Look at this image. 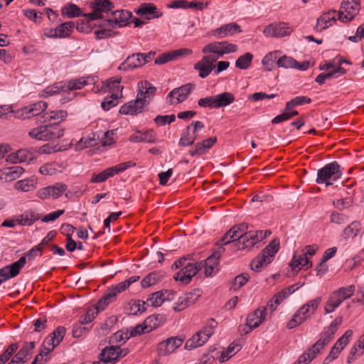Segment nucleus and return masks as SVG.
I'll return each instance as SVG.
<instances>
[{"mask_svg": "<svg viewBox=\"0 0 364 364\" xmlns=\"http://www.w3.org/2000/svg\"><path fill=\"white\" fill-rule=\"evenodd\" d=\"M248 224L242 223L230 229L223 236V242H232L236 250H244L254 247L271 235L269 230H248Z\"/></svg>", "mask_w": 364, "mask_h": 364, "instance_id": "1", "label": "nucleus"}, {"mask_svg": "<svg viewBox=\"0 0 364 364\" xmlns=\"http://www.w3.org/2000/svg\"><path fill=\"white\" fill-rule=\"evenodd\" d=\"M156 92V87L147 80H141L137 84V95L134 100L122 105L119 113L134 115L143 112L144 107L152 100Z\"/></svg>", "mask_w": 364, "mask_h": 364, "instance_id": "2", "label": "nucleus"}, {"mask_svg": "<svg viewBox=\"0 0 364 364\" xmlns=\"http://www.w3.org/2000/svg\"><path fill=\"white\" fill-rule=\"evenodd\" d=\"M279 250V240H272L268 245L251 262L253 271L260 272L270 264Z\"/></svg>", "mask_w": 364, "mask_h": 364, "instance_id": "3", "label": "nucleus"}, {"mask_svg": "<svg viewBox=\"0 0 364 364\" xmlns=\"http://www.w3.org/2000/svg\"><path fill=\"white\" fill-rule=\"evenodd\" d=\"M321 300V297L318 296L301 306L288 322L287 328L289 329L294 328L309 318L320 305Z\"/></svg>", "mask_w": 364, "mask_h": 364, "instance_id": "4", "label": "nucleus"}, {"mask_svg": "<svg viewBox=\"0 0 364 364\" xmlns=\"http://www.w3.org/2000/svg\"><path fill=\"white\" fill-rule=\"evenodd\" d=\"M341 175V166L336 161H333L318 170L316 181L318 184L325 183L326 186H328L339 179Z\"/></svg>", "mask_w": 364, "mask_h": 364, "instance_id": "5", "label": "nucleus"}, {"mask_svg": "<svg viewBox=\"0 0 364 364\" xmlns=\"http://www.w3.org/2000/svg\"><path fill=\"white\" fill-rule=\"evenodd\" d=\"M64 134V131L58 125L56 124H46L41 125L38 127L32 129L28 135L33 139L38 140H55L62 137Z\"/></svg>", "mask_w": 364, "mask_h": 364, "instance_id": "6", "label": "nucleus"}, {"mask_svg": "<svg viewBox=\"0 0 364 364\" xmlns=\"http://www.w3.org/2000/svg\"><path fill=\"white\" fill-rule=\"evenodd\" d=\"M237 50V46L228 41L213 42L207 44L202 48L204 54L212 53L215 55L217 60L225 54L235 53Z\"/></svg>", "mask_w": 364, "mask_h": 364, "instance_id": "7", "label": "nucleus"}, {"mask_svg": "<svg viewBox=\"0 0 364 364\" xmlns=\"http://www.w3.org/2000/svg\"><path fill=\"white\" fill-rule=\"evenodd\" d=\"M136 165L132 161H127L121 163L117 166L107 168L99 173H93L90 179L92 183H99L107 181L109 178L113 177L119 173L123 172L130 167H133Z\"/></svg>", "mask_w": 364, "mask_h": 364, "instance_id": "8", "label": "nucleus"}, {"mask_svg": "<svg viewBox=\"0 0 364 364\" xmlns=\"http://www.w3.org/2000/svg\"><path fill=\"white\" fill-rule=\"evenodd\" d=\"M360 9V0H343L338 12V19L342 22L352 21Z\"/></svg>", "mask_w": 364, "mask_h": 364, "instance_id": "9", "label": "nucleus"}, {"mask_svg": "<svg viewBox=\"0 0 364 364\" xmlns=\"http://www.w3.org/2000/svg\"><path fill=\"white\" fill-rule=\"evenodd\" d=\"M208 54L203 56L201 60L193 66L194 70L198 71V76L201 78L207 77L215 68L214 63L217 61V58L212 53Z\"/></svg>", "mask_w": 364, "mask_h": 364, "instance_id": "10", "label": "nucleus"}, {"mask_svg": "<svg viewBox=\"0 0 364 364\" xmlns=\"http://www.w3.org/2000/svg\"><path fill=\"white\" fill-rule=\"evenodd\" d=\"M195 85L187 83L179 87L174 88L166 97V100L170 104H178L186 100L190 93L195 89Z\"/></svg>", "mask_w": 364, "mask_h": 364, "instance_id": "11", "label": "nucleus"}, {"mask_svg": "<svg viewBox=\"0 0 364 364\" xmlns=\"http://www.w3.org/2000/svg\"><path fill=\"white\" fill-rule=\"evenodd\" d=\"M203 268V262L196 263H187L183 268L179 270L174 279L182 282L183 284H188L191 278L195 276Z\"/></svg>", "mask_w": 364, "mask_h": 364, "instance_id": "12", "label": "nucleus"}, {"mask_svg": "<svg viewBox=\"0 0 364 364\" xmlns=\"http://www.w3.org/2000/svg\"><path fill=\"white\" fill-rule=\"evenodd\" d=\"M132 17L131 12L125 10L112 11L111 16L107 19V24L112 28H121L127 26Z\"/></svg>", "mask_w": 364, "mask_h": 364, "instance_id": "13", "label": "nucleus"}, {"mask_svg": "<svg viewBox=\"0 0 364 364\" xmlns=\"http://www.w3.org/2000/svg\"><path fill=\"white\" fill-rule=\"evenodd\" d=\"M67 186L63 183H56L53 186L42 188L37 191V196L42 199L58 198L67 190Z\"/></svg>", "mask_w": 364, "mask_h": 364, "instance_id": "14", "label": "nucleus"}, {"mask_svg": "<svg viewBox=\"0 0 364 364\" xmlns=\"http://www.w3.org/2000/svg\"><path fill=\"white\" fill-rule=\"evenodd\" d=\"M293 29L287 23L281 22L267 26L263 31V33L267 37L280 38L290 35Z\"/></svg>", "mask_w": 364, "mask_h": 364, "instance_id": "15", "label": "nucleus"}, {"mask_svg": "<svg viewBox=\"0 0 364 364\" xmlns=\"http://www.w3.org/2000/svg\"><path fill=\"white\" fill-rule=\"evenodd\" d=\"M26 262V257H21L18 261L1 268L0 276L3 278L4 282L15 277L19 274L20 270L24 267Z\"/></svg>", "mask_w": 364, "mask_h": 364, "instance_id": "16", "label": "nucleus"}, {"mask_svg": "<svg viewBox=\"0 0 364 364\" xmlns=\"http://www.w3.org/2000/svg\"><path fill=\"white\" fill-rule=\"evenodd\" d=\"M184 338L175 336L170 337L161 342L158 346V352L161 355H167L173 353L183 343Z\"/></svg>", "mask_w": 364, "mask_h": 364, "instance_id": "17", "label": "nucleus"}, {"mask_svg": "<svg viewBox=\"0 0 364 364\" xmlns=\"http://www.w3.org/2000/svg\"><path fill=\"white\" fill-rule=\"evenodd\" d=\"M267 316V307H261L250 314L246 320V325L249 330L245 333H248L252 329L257 328L265 319Z\"/></svg>", "mask_w": 364, "mask_h": 364, "instance_id": "18", "label": "nucleus"}, {"mask_svg": "<svg viewBox=\"0 0 364 364\" xmlns=\"http://www.w3.org/2000/svg\"><path fill=\"white\" fill-rule=\"evenodd\" d=\"M191 53L192 50L188 48L175 50L159 55L155 59L154 63L156 65H163L169 61L176 60L181 56L189 55Z\"/></svg>", "mask_w": 364, "mask_h": 364, "instance_id": "19", "label": "nucleus"}, {"mask_svg": "<svg viewBox=\"0 0 364 364\" xmlns=\"http://www.w3.org/2000/svg\"><path fill=\"white\" fill-rule=\"evenodd\" d=\"M241 31L239 25L236 23H230L213 31V35L218 38H224Z\"/></svg>", "mask_w": 364, "mask_h": 364, "instance_id": "20", "label": "nucleus"}, {"mask_svg": "<svg viewBox=\"0 0 364 364\" xmlns=\"http://www.w3.org/2000/svg\"><path fill=\"white\" fill-rule=\"evenodd\" d=\"M141 53L132 54L127 57V58L119 65V69L122 70H133L139 68L144 65V61L142 60Z\"/></svg>", "mask_w": 364, "mask_h": 364, "instance_id": "21", "label": "nucleus"}, {"mask_svg": "<svg viewBox=\"0 0 364 364\" xmlns=\"http://www.w3.org/2000/svg\"><path fill=\"white\" fill-rule=\"evenodd\" d=\"M136 13L141 16H145L147 19L153 18H159L162 16V13L160 12L156 6L151 3H144L140 5V6L136 9Z\"/></svg>", "mask_w": 364, "mask_h": 364, "instance_id": "22", "label": "nucleus"}, {"mask_svg": "<svg viewBox=\"0 0 364 364\" xmlns=\"http://www.w3.org/2000/svg\"><path fill=\"white\" fill-rule=\"evenodd\" d=\"M123 350L118 346H109L103 349L100 354V360L103 363H109L117 360Z\"/></svg>", "mask_w": 364, "mask_h": 364, "instance_id": "23", "label": "nucleus"}, {"mask_svg": "<svg viewBox=\"0 0 364 364\" xmlns=\"http://www.w3.org/2000/svg\"><path fill=\"white\" fill-rule=\"evenodd\" d=\"M68 114L64 110H53L47 111L41 115V118L43 119V122H49V124H56L64 120Z\"/></svg>", "mask_w": 364, "mask_h": 364, "instance_id": "24", "label": "nucleus"}, {"mask_svg": "<svg viewBox=\"0 0 364 364\" xmlns=\"http://www.w3.org/2000/svg\"><path fill=\"white\" fill-rule=\"evenodd\" d=\"M95 82V78L91 76L81 77L76 79L65 81L66 91L80 90L85 85Z\"/></svg>", "mask_w": 364, "mask_h": 364, "instance_id": "25", "label": "nucleus"}, {"mask_svg": "<svg viewBox=\"0 0 364 364\" xmlns=\"http://www.w3.org/2000/svg\"><path fill=\"white\" fill-rule=\"evenodd\" d=\"M33 159L32 153L28 149H19L7 156L6 161L14 164L29 161Z\"/></svg>", "mask_w": 364, "mask_h": 364, "instance_id": "26", "label": "nucleus"}, {"mask_svg": "<svg viewBox=\"0 0 364 364\" xmlns=\"http://www.w3.org/2000/svg\"><path fill=\"white\" fill-rule=\"evenodd\" d=\"M40 219L39 214L33 210H27L17 217L16 222L23 226H30Z\"/></svg>", "mask_w": 364, "mask_h": 364, "instance_id": "27", "label": "nucleus"}, {"mask_svg": "<svg viewBox=\"0 0 364 364\" xmlns=\"http://www.w3.org/2000/svg\"><path fill=\"white\" fill-rule=\"evenodd\" d=\"M121 77H112L102 82L101 90L104 92L107 91L122 93L123 87L120 85Z\"/></svg>", "mask_w": 364, "mask_h": 364, "instance_id": "28", "label": "nucleus"}, {"mask_svg": "<svg viewBox=\"0 0 364 364\" xmlns=\"http://www.w3.org/2000/svg\"><path fill=\"white\" fill-rule=\"evenodd\" d=\"M48 105L46 102L43 101H39L33 105H30L26 106L23 109V112L27 115V117H31L34 116H38L41 114H43L45 112Z\"/></svg>", "mask_w": 364, "mask_h": 364, "instance_id": "29", "label": "nucleus"}, {"mask_svg": "<svg viewBox=\"0 0 364 364\" xmlns=\"http://www.w3.org/2000/svg\"><path fill=\"white\" fill-rule=\"evenodd\" d=\"M164 277V272L162 271H154L146 275L141 282L144 289L155 285L160 282Z\"/></svg>", "mask_w": 364, "mask_h": 364, "instance_id": "30", "label": "nucleus"}, {"mask_svg": "<svg viewBox=\"0 0 364 364\" xmlns=\"http://www.w3.org/2000/svg\"><path fill=\"white\" fill-rule=\"evenodd\" d=\"M140 279L139 276H132L129 277V279L111 287L108 289V291L109 293H114V299H116V296L118 294L122 293L124 291L127 289L129 287V286L137 282Z\"/></svg>", "mask_w": 364, "mask_h": 364, "instance_id": "31", "label": "nucleus"}, {"mask_svg": "<svg viewBox=\"0 0 364 364\" xmlns=\"http://www.w3.org/2000/svg\"><path fill=\"white\" fill-rule=\"evenodd\" d=\"M343 301L344 300L341 298V296L337 294L336 291H334L329 296L325 304L324 311L326 314H329L334 311L335 309H337Z\"/></svg>", "mask_w": 364, "mask_h": 364, "instance_id": "32", "label": "nucleus"}, {"mask_svg": "<svg viewBox=\"0 0 364 364\" xmlns=\"http://www.w3.org/2000/svg\"><path fill=\"white\" fill-rule=\"evenodd\" d=\"M207 341L205 337H204L203 333L199 331L186 342L185 348L187 350L196 348L202 346Z\"/></svg>", "mask_w": 364, "mask_h": 364, "instance_id": "33", "label": "nucleus"}, {"mask_svg": "<svg viewBox=\"0 0 364 364\" xmlns=\"http://www.w3.org/2000/svg\"><path fill=\"white\" fill-rule=\"evenodd\" d=\"M362 230V224L360 222L355 220L349 224L343 230V235L346 239L355 238Z\"/></svg>", "mask_w": 364, "mask_h": 364, "instance_id": "34", "label": "nucleus"}, {"mask_svg": "<svg viewBox=\"0 0 364 364\" xmlns=\"http://www.w3.org/2000/svg\"><path fill=\"white\" fill-rule=\"evenodd\" d=\"M164 316L160 314L148 316L144 321L146 326V331L151 332L154 329L159 327L164 323Z\"/></svg>", "mask_w": 364, "mask_h": 364, "instance_id": "35", "label": "nucleus"}, {"mask_svg": "<svg viewBox=\"0 0 364 364\" xmlns=\"http://www.w3.org/2000/svg\"><path fill=\"white\" fill-rule=\"evenodd\" d=\"M216 109L226 107L235 100V96L232 93L225 92L219 95H215Z\"/></svg>", "mask_w": 364, "mask_h": 364, "instance_id": "36", "label": "nucleus"}, {"mask_svg": "<svg viewBox=\"0 0 364 364\" xmlns=\"http://www.w3.org/2000/svg\"><path fill=\"white\" fill-rule=\"evenodd\" d=\"M130 141L134 142L155 143L156 139L153 131L149 130L143 133L139 132L137 134L131 136Z\"/></svg>", "mask_w": 364, "mask_h": 364, "instance_id": "37", "label": "nucleus"}, {"mask_svg": "<svg viewBox=\"0 0 364 364\" xmlns=\"http://www.w3.org/2000/svg\"><path fill=\"white\" fill-rule=\"evenodd\" d=\"M203 262V268H204V273L205 276H211L213 273L218 271V265L219 261L209 256Z\"/></svg>", "mask_w": 364, "mask_h": 364, "instance_id": "38", "label": "nucleus"}, {"mask_svg": "<svg viewBox=\"0 0 364 364\" xmlns=\"http://www.w3.org/2000/svg\"><path fill=\"white\" fill-rule=\"evenodd\" d=\"M91 7L95 8V10L98 11L101 14H102L103 13H112L114 6V4L109 0H95L92 4Z\"/></svg>", "mask_w": 364, "mask_h": 364, "instance_id": "39", "label": "nucleus"}, {"mask_svg": "<svg viewBox=\"0 0 364 364\" xmlns=\"http://www.w3.org/2000/svg\"><path fill=\"white\" fill-rule=\"evenodd\" d=\"M60 92H67L66 91V83L65 81H60L58 82H55L53 85L47 87L43 90V97L52 96L56 94L60 93Z\"/></svg>", "mask_w": 364, "mask_h": 364, "instance_id": "40", "label": "nucleus"}, {"mask_svg": "<svg viewBox=\"0 0 364 364\" xmlns=\"http://www.w3.org/2000/svg\"><path fill=\"white\" fill-rule=\"evenodd\" d=\"M36 182L33 178L20 180L14 183V188L23 192H28L36 188Z\"/></svg>", "mask_w": 364, "mask_h": 364, "instance_id": "41", "label": "nucleus"}, {"mask_svg": "<svg viewBox=\"0 0 364 364\" xmlns=\"http://www.w3.org/2000/svg\"><path fill=\"white\" fill-rule=\"evenodd\" d=\"M122 97V93L113 92L110 96L105 97L101 104L102 108L108 111L118 104V100Z\"/></svg>", "mask_w": 364, "mask_h": 364, "instance_id": "42", "label": "nucleus"}, {"mask_svg": "<svg viewBox=\"0 0 364 364\" xmlns=\"http://www.w3.org/2000/svg\"><path fill=\"white\" fill-rule=\"evenodd\" d=\"M338 19V12L331 11L321 15L317 20L318 26H322V29L328 27V23L331 24V21L335 22Z\"/></svg>", "mask_w": 364, "mask_h": 364, "instance_id": "43", "label": "nucleus"}, {"mask_svg": "<svg viewBox=\"0 0 364 364\" xmlns=\"http://www.w3.org/2000/svg\"><path fill=\"white\" fill-rule=\"evenodd\" d=\"M115 299L114 293H109L107 290L105 295L95 304V310L99 312L105 310V308L108 306L109 304L114 302Z\"/></svg>", "mask_w": 364, "mask_h": 364, "instance_id": "44", "label": "nucleus"}, {"mask_svg": "<svg viewBox=\"0 0 364 364\" xmlns=\"http://www.w3.org/2000/svg\"><path fill=\"white\" fill-rule=\"evenodd\" d=\"M329 342L330 341H327L325 338H322V336L320 335L319 339L306 353L309 355L311 359L313 360L320 353L321 350L323 349Z\"/></svg>", "mask_w": 364, "mask_h": 364, "instance_id": "45", "label": "nucleus"}, {"mask_svg": "<svg viewBox=\"0 0 364 364\" xmlns=\"http://www.w3.org/2000/svg\"><path fill=\"white\" fill-rule=\"evenodd\" d=\"M241 349V346L240 344L232 343L229 345L225 350H223L221 353V355L219 358V361L220 363H224L225 361L230 359L234 355H235L238 351Z\"/></svg>", "mask_w": 364, "mask_h": 364, "instance_id": "46", "label": "nucleus"}, {"mask_svg": "<svg viewBox=\"0 0 364 364\" xmlns=\"http://www.w3.org/2000/svg\"><path fill=\"white\" fill-rule=\"evenodd\" d=\"M341 322V318H336L333 321L331 322V325L326 328L321 333L322 338H325L327 341H331L337 330V326H339Z\"/></svg>", "mask_w": 364, "mask_h": 364, "instance_id": "47", "label": "nucleus"}, {"mask_svg": "<svg viewBox=\"0 0 364 364\" xmlns=\"http://www.w3.org/2000/svg\"><path fill=\"white\" fill-rule=\"evenodd\" d=\"M61 13L64 16H67L70 18L82 16L80 9L75 4L70 3L65 5L62 9Z\"/></svg>", "mask_w": 364, "mask_h": 364, "instance_id": "48", "label": "nucleus"}, {"mask_svg": "<svg viewBox=\"0 0 364 364\" xmlns=\"http://www.w3.org/2000/svg\"><path fill=\"white\" fill-rule=\"evenodd\" d=\"M74 27L75 24L73 21H67L58 26L55 29L58 38L68 37L71 34Z\"/></svg>", "mask_w": 364, "mask_h": 364, "instance_id": "49", "label": "nucleus"}, {"mask_svg": "<svg viewBox=\"0 0 364 364\" xmlns=\"http://www.w3.org/2000/svg\"><path fill=\"white\" fill-rule=\"evenodd\" d=\"M146 303L140 300H132L129 303V314L132 315L141 314L146 310Z\"/></svg>", "mask_w": 364, "mask_h": 364, "instance_id": "50", "label": "nucleus"}, {"mask_svg": "<svg viewBox=\"0 0 364 364\" xmlns=\"http://www.w3.org/2000/svg\"><path fill=\"white\" fill-rule=\"evenodd\" d=\"M35 341L26 342L23 346L16 353V358L18 359L20 357H22V359L26 362L29 359L32 351L35 348Z\"/></svg>", "mask_w": 364, "mask_h": 364, "instance_id": "51", "label": "nucleus"}, {"mask_svg": "<svg viewBox=\"0 0 364 364\" xmlns=\"http://www.w3.org/2000/svg\"><path fill=\"white\" fill-rule=\"evenodd\" d=\"M252 59L253 55L250 53H246L237 59L235 67L241 70H246L250 66Z\"/></svg>", "mask_w": 364, "mask_h": 364, "instance_id": "52", "label": "nucleus"}, {"mask_svg": "<svg viewBox=\"0 0 364 364\" xmlns=\"http://www.w3.org/2000/svg\"><path fill=\"white\" fill-rule=\"evenodd\" d=\"M311 98L306 96H298L293 98L291 100L289 101L286 104V111H289L293 109L297 106L302 105L304 104L311 103Z\"/></svg>", "mask_w": 364, "mask_h": 364, "instance_id": "53", "label": "nucleus"}, {"mask_svg": "<svg viewBox=\"0 0 364 364\" xmlns=\"http://www.w3.org/2000/svg\"><path fill=\"white\" fill-rule=\"evenodd\" d=\"M50 340V339H48L47 337L46 338V339L44 340V341L41 346V349L40 353L36 355V357L33 361L34 363L42 360L43 356L47 355L48 354H49L50 352H52L54 350L55 344L51 345L49 342Z\"/></svg>", "mask_w": 364, "mask_h": 364, "instance_id": "54", "label": "nucleus"}, {"mask_svg": "<svg viewBox=\"0 0 364 364\" xmlns=\"http://www.w3.org/2000/svg\"><path fill=\"white\" fill-rule=\"evenodd\" d=\"M164 301V293L162 291H159L150 294L146 303L153 307H158L161 306Z\"/></svg>", "mask_w": 364, "mask_h": 364, "instance_id": "55", "label": "nucleus"}, {"mask_svg": "<svg viewBox=\"0 0 364 364\" xmlns=\"http://www.w3.org/2000/svg\"><path fill=\"white\" fill-rule=\"evenodd\" d=\"M191 126H188L186 129L182 132L181 139L179 140V146H188L194 143V138L191 137Z\"/></svg>", "mask_w": 364, "mask_h": 364, "instance_id": "56", "label": "nucleus"}, {"mask_svg": "<svg viewBox=\"0 0 364 364\" xmlns=\"http://www.w3.org/2000/svg\"><path fill=\"white\" fill-rule=\"evenodd\" d=\"M279 53V51L276 50L269 53L263 58L262 63L267 70L271 71L273 69L274 63L277 60L278 54Z\"/></svg>", "mask_w": 364, "mask_h": 364, "instance_id": "57", "label": "nucleus"}, {"mask_svg": "<svg viewBox=\"0 0 364 364\" xmlns=\"http://www.w3.org/2000/svg\"><path fill=\"white\" fill-rule=\"evenodd\" d=\"M277 64L279 68H284L286 69L294 68L296 64V60L292 57L283 55L280 57L277 61Z\"/></svg>", "mask_w": 364, "mask_h": 364, "instance_id": "58", "label": "nucleus"}, {"mask_svg": "<svg viewBox=\"0 0 364 364\" xmlns=\"http://www.w3.org/2000/svg\"><path fill=\"white\" fill-rule=\"evenodd\" d=\"M101 29L96 30L95 34L97 39H102L111 36L112 31L111 27L107 24V19L103 23V25H100Z\"/></svg>", "mask_w": 364, "mask_h": 364, "instance_id": "59", "label": "nucleus"}, {"mask_svg": "<svg viewBox=\"0 0 364 364\" xmlns=\"http://www.w3.org/2000/svg\"><path fill=\"white\" fill-rule=\"evenodd\" d=\"M217 141V138L215 136L210 137L206 139L201 142L197 143V147L199 148L200 151L203 154H205L207 151L211 148Z\"/></svg>", "mask_w": 364, "mask_h": 364, "instance_id": "60", "label": "nucleus"}, {"mask_svg": "<svg viewBox=\"0 0 364 364\" xmlns=\"http://www.w3.org/2000/svg\"><path fill=\"white\" fill-rule=\"evenodd\" d=\"M198 105L203 108L216 109L215 95L199 99Z\"/></svg>", "mask_w": 364, "mask_h": 364, "instance_id": "61", "label": "nucleus"}, {"mask_svg": "<svg viewBox=\"0 0 364 364\" xmlns=\"http://www.w3.org/2000/svg\"><path fill=\"white\" fill-rule=\"evenodd\" d=\"M200 296V291L198 289H195L191 292L185 293L182 295L185 302H186L188 306L195 304L198 301Z\"/></svg>", "mask_w": 364, "mask_h": 364, "instance_id": "62", "label": "nucleus"}, {"mask_svg": "<svg viewBox=\"0 0 364 364\" xmlns=\"http://www.w3.org/2000/svg\"><path fill=\"white\" fill-rule=\"evenodd\" d=\"M176 119V116L174 114L170 115H157L154 118V122L159 126H164L166 124H169L174 122Z\"/></svg>", "mask_w": 364, "mask_h": 364, "instance_id": "63", "label": "nucleus"}, {"mask_svg": "<svg viewBox=\"0 0 364 364\" xmlns=\"http://www.w3.org/2000/svg\"><path fill=\"white\" fill-rule=\"evenodd\" d=\"M65 328L60 326L57 327L49 336L55 341L56 344H60V343L63 341V338L65 337Z\"/></svg>", "mask_w": 364, "mask_h": 364, "instance_id": "64", "label": "nucleus"}]
</instances>
